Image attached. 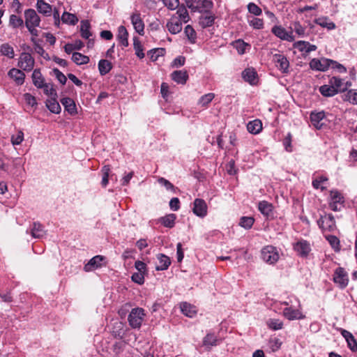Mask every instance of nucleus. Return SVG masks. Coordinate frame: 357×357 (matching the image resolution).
Listing matches in <instances>:
<instances>
[{
    "instance_id": "nucleus-13",
    "label": "nucleus",
    "mask_w": 357,
    "mask_h": 357,
    "mask_svg": "<svg viewBox=\"0 0 357 357\" xmlns=\"http://www.w3.org/2000/svg\"><path fill=\"white\" fill-rule=\"evenodd\" d=\"M333 282L341 289H344L347 286L349 278L347 272L343 268L339 267L335 271Z\"/></svg>"
},
{
    "instance_id": "nucleus-15",
    "label": "nucleus",
    "mask_w": 357,
    "mask_h": 357,
    "mask_svg": "<svg viewBox=\"0 0 357 357\" xmlns=\"http://www.w3.org/2000/svg\"><path fill=\"white\" fill-rule=\"evenodd\" d=\"M130 21L135 31L141 36L144 34V22L139 12H135L130 15Z\"/></svg>"
},
{
    "instance_id": "nucleus-38",
    "label": "nucleus",
    "mask_w": 357,
    "mask_h": 357,
    "mask_svg": "<svg viewBox=\"0 0 357 357\" xmlns=\"http://www.w3.org/2000/svg\"><path fill=\"white\" fill-rule=\"evenodd\" d=\"M45 104L46 107L51 112L56 114L61 112V108L59 103L56 100V97L51 98L47 100Z\"/></svg>"
},
{
    "instance_id": "nucleus-31",
    "label": "nucleus",
    "mask_w": 357,
    "mask_h": 357,
    "mask_svg": "<svg viewBox=\"0 0 357 357\" xmlns=\"http://www.w3.org/2000/svg\"><path fill=\"white\" fill-rule=\"evenodd\" d=\"M176 215L174 213L167 214L158 219L157 222L167 228H172L175 225Z\"/></svg>"
},
{
    "instance_id": "nucleus-55",
    "label": "nucleus",
    "mask_w": 357,
    "mask_h": 357,
    "mask_svg": "<svg viewBox=\"0 0 357 357\" xmlns=\"http://www.w3.org/2000/svg\"><path fill=\"white\" fill-rule=\"evenodd\" d=\"M215 94L213 93H206L199 98L198 105L201 107H206L213 100Z\"/></svg>"
},
{
    "instance_id": "nucleus-10",
    "label": "nucleus",
    "mask_w": 357,
    "mask_h": 357,
    "mask_svg": "<svg viewBox=\"0 0 357 357\" xmlns=\"http://www.w3.org/2000/svg\"><path fill=\"white\" fill-rule=\"evenodd\" d=\"M319 227L324 231H333L335 228V222L334 217L331 214H325L321 215L317 220Z\"/></svg>"
},
{
    "instance_id": "nucleus-27",
    "label": "nucleus",
    "mask_w": 357,
    "mask_h": 357,
    "mask_svg": "<svg viewBox=\"0 0 357 357\" xmlns=\"http://www.w3.org/2000/svg\"><path fill=\"white\" fill-rule=\"evenodd\" d=\"M258 209L266 218L273 216V206L267 201H261L258 204Z\"/></svg>"
},
{
    "instance_id": "nucleus-8",
    "label": "nucleus",
    "mask_w": 357,
    "mask_h": 357,
    "mask_svg": "<svg viewBox=\"0 0 357 357\" xmlns=\"http://www.w3.org/2000/svg\"><path fill=\"white\" fill-rule=\"evenodd\" d=\"M331 62L332 59L324 57L314 58L310 62V67L313 70L325 72L330 68Z\"/></svg>"
},
{
    "instance_id": "nucleus-53",
    "label": "nucleus",
    "mask_w": 357,
    "mask_h": 357,
    "mask_svg": "<svg viewBox=\"0 0 357 357\" xmlns=\"http://www.w3.org/2000/svg\"><path fill=\"white\" fill-rule=\"evenodd\" d=\"M165 52V50L164 48H155L149 50L148 55L151 61H157L160 56H163Z\"/></svg>"
},
{
    "instance_id": "nucleus-30",
    "label": "nucleus",
    "mask_w": 357,
    "mask_h": 357,
    "mask_svg": "<svg viewBox=\"0 0 357 357\" xmlns=\"http://www.w3.org/2000/svg\"><path fill=\"white\" fill-rule=\"evenodd\" d=\"M61 104L63 105L65 110H66L70 115L77 114V107L75 101L70 98H63L61 100Z\"/></svg>"
},
{
    "instance_id": "nucleus-52",
    "label": "nucleus",
    "mask_w": 357,
    "mask_h": 357,
    "mask_svg": "<svg viewBox=\"0 0 357 357\" xmlns=\"http://www.w3.org/2000/svg\"><path fill=\"white\" fill-rule=\"evenodd\" d=\"M176 14L178 15V20L182 23H186L190 20L188 12L185 6H178Z\"/></svg>"
},
{
    "instance_id": "nucleus-11",
    "label": "nucleus",
    "mask_w": 357,
    "mask_h": 357,
    "mask_svg": "<svg viewBox=\"0 0 357 357\" xmlns=\"http://www.w3.org/2000/svg\"><path fill=\"white\" fill-rule=\"evenodd\" d=\"M193 213L199 218H204L208 214V206L206 202L199 198H197L193 202Z\"/></svg>"
},
{
    "instance_id": "nucleus-56",
    "label": "nucleus",
    "mask_w": 357,
    "mask_h": 357,
    "mask_svg": "<svg viewBox=\"0 0 357 357\" xmlns=\"http://www.w3.org/2000/svg\"><path fill=\"white\" fill-rule=\"evenodd\" d=\"M233 45L239 54H243L245 52L246 47L249 46L248 43L241 39L234 41Z\"/></svg>"
},
{
    "instance_id": "nucleus-26",
    "label": "nucleus",
    "mask_w": 357,
    "mask_h": 357,
    "mask_svg": "<svg viewBox=\"0 0 357 357\" xmlns=\"http://www.w3.org/2000/svg\"><path fill=\"white\" fill-rule=\"evenodd\" d=\"M166 26L172 34H177L182 30V22L176 17H172L167 22Z\"/></svg>"
},
{
    "instance_id": "nucleus-51",
    "label": "nucleus",
    "mask_w": 357,
    "mask_h": 357,
    "mask_svg": "<svg viewBox=\"0 0 357 357\" xmlns=\"http://www.w3.org/2000/svg\"><path fill=\"white\" fill-rule=\"evenodd\" d=\"M43 90V92L45 95L48 96L51 98L56 97L57 93L54 88V86L51 83H45L40 87Z\"/></svg>"
},
{
    "instance_id": "nucleus-9",
    "label": "nucleus",
    "mask_w": 357,
    "mask_h": 357,
    "mask_svg": "<svg viewBox=\"0 0 357 357\" xmlns=\"http://www.w3.org/2000/svg\"><path fill=\"white\" fill-rule=\"evenodd\" d=\"M106 266V258L102 255H96L91 258L84 267L86 272L93 271L96 269Z\"/></svg>"
},
{
    "instance_id": "nucleus-64",
    "label": "nucleus",
    "mask_w": 357,
    "mask_h": 357,
    "mask_svg": "<svg viewBox=\"0 0 357 357\" xmlns=\"http://www.w3.org/2000/svg\"><path fill=\"white\" fill-rule=\"evenodd\" d=\"M131 279L132 282L138 284H142L144 282V273L139 272L134 273L131 276Z\"/></svg>"
},
{
    "instance_id": "nucleus-24",
    "label": "nucleus",
    "mask_w": 357,
    "mask_h": 357,
    "mask_svg": "<svg viewBox=\"0 0 357 357\" xmlns=\"http://www.w3.org/2000/svg\"><path fill=\"white\" fill-rule=\"evenodd\" d=\"M36 8L39 13L46 17L50 16L54 10L52 6L45 0H37Z\"/></svg>"
},
{
    "instance_id": "nucleus-60",
    "label": "nucleus",
    "mask_w": 357,
    "mask_h": 357,
    "mask_svg": "<svg viewBox=\"0 0 357 357\" xmlns=\"http://www.w3.org/2000/svg\"><path fill=\"white\" fill-rule=\"evenodd\" d=\"M282 345V342L277 337L270 339L268 342V347L271 351L275 352L278 351Z\"/></svg>"
},
{
    "instance_id": "nucleus-49",
    "label": "nucleus",
    "mask_w": 357,
    "mask_h": 357,
    "mask_svg": "<svg viewBox=\"0 0 357 357\" xmlns=\"http://www.w3.org/2000/svg\"><path fill=\"white\" fill-rule=\"evenodd\" d=\"M255 222V219L250 216H243L240 218L238 225L245 229H250Z\"/></svg>"
},
{
    "instance_id": "nucleus-32",
    "label": "nucleus",
    "mask_w": 357,
    "mask_h": 357,
    "mask_svg": "<svg viewBox=\"0 0 357 357\" xmlns=\"http://www.w3.org/2000/svg\"><path fill=\"white\" fill-rule=\"evenodd\" d=\"M117 39L123 47H126L128 46V32L123 25L119 26L118 28Z\"/></svg>"
},
{
    "instance_id": "nucleus-23",
    "label": "nucleus",
    "mask_w": 357,
    "mask_h": 357,
    "mask_svg": "<svg viewBox=\"0 0 357 357\" xmlns=\"http://www.w3.org/2000/svg\"><path fill=\"white\" fill-rule=\"evenodd\" d=\"M221 340L213 333H208L203 338L202 344L206 348L210 349L211 347L220 344Z\"/></svg>"
},
{
    "instance_id": "nucleus-14",
    "label": "nucleus",
    "mask_w": 357,
    "mask_h": 357,
    "mask_svg": "<svg viewBox=\"0 0 357 357\" xmlns=\"http://www.w3.org/2000/svg\"><path fill=\"white\" fill-rule=\"evenodd\" d=\"M329 84H331L337 93L346 91L351 86V82L349 80L345 81L339 77L333 76L329 79Z\"/></svg>"
},
{
    "instance_id": "nucleus-28",
    "label": "nucleus",
    "mask_w": 357,
    "mask_h": 357,
    "mask_svg": "<svg viewBox=\"0 0 357 357\" xmlns=\"http://www.w3.org/2000/svg\"><path fill=\"white\" fill-rule=\"evenodd\" d=\"M8 75L18 85H22L24 82L25 74L20 69L13 68L8 71Z\"/></svg>"
},
{
    "instance_id": "nucleus-35",
    "label": "nucleus",
    "mask_w": 357,
    "mask_h": 357,
    "mask_svg": "<svg viewBox=\"0 0 357 357\" xmlns=\"http://www.w3.org/2000/svg\"><path fill=\"white\" fill-rule=\"evenodd\" d=\"M328 178L325 176H318L312 180V186L315 189H320L324 191L327 188Z\"/></svg>"
},
{
    "instance_id": "nucleus-12",
    "label": "nucleus",
    "mask_w": 357,
    "mask_h": 357,
    "mask_svg": "<svg viewBox=\"0 0 357 357\" xmlns=\"http://www.w3.org/2000/svg\"><path fill=\"white\" fill-rule=\"evenodd\" d=\"M271 32L278 38L282 40L288 42H293L295 37L292 31H287L284 27L280 25H275L272 27Z\"/></svg>"
},
{
    "instance_id": "nucleus-59",
    "label": "nucleus",
    "mask_w": 357,
    "mask_h": 357,
    "mask_svg": "<svg viewBox=\"0 0 357 357\" xmlns=\"http://www.w3.org/2000/svg\"><path fill=\"white\" fill-rule=\"evenodd\" d=\"M248 12L255 16H259L262 14V10L255 3L250 2L247 6Z\"/></svg>"
},
{
    "instance_id": "nucleus-2",
    "label": "nucleus",
    "mask_w": 357,
    "mask_h": 357,
    "mask_svg": "<svg viewBox=\"0 0 357 357\" xmlns=\"http://www.w3.org/2000/svg\"><path fill=\"white\" fill-rule=\"evenodd\" d=\"M261 257L264 261L269 264H275L280 259V255L276 247L267 245L262 248Z\"/></svg>"
},
{
    "instance_id": "nucleus-45",
    "label": "nucleus",
    "mask_w": 357,
    "mask_h": 357,
    "mask_svg": "<svg viewBox=\"0 0 357 357\" xmlns=\"http://www.w3.org/2000/svg\"><path fill=\"white\" fill-rule=\"evenodd\" d=\"M9 25L13 29L23 27L24 25V21L21 17L13 14L10 15L9 18Z\"/></svg>"
},
{
    "instance_id": "nucleus-41",
    "label": "nucleus",
    "mask_w": 357,
    "mask_h": 357,
    "mask_svg": "<svg viewBox=\"0 0 357 357\" xmlns=\"http://www.w3.org/2000/svg\"><path fill=\"white\" fill-rule=\"evenodd\" d=\"M314 22L323 28H326L328 30H333L335 28V24L327 17H319L314 20Z\"/></svg>"
},
{
    "instance_id": "nucleus-58",
    "label": "nucleus",
    "mask_w": 357,
    "mask_h": 357,
    "mask_svg": "<svg viewBox=\"0 0 357 357\" xmlns=\"http://www.w3.org/2000/svg\"><path fill=\"white\" fill-rule=\"evenodd\" d=\"M11 143L13 146L20 145L24 140V132L18 130L16 134L11 136Z\"/></svg>"
},
{
    "instance_id": "nucleus-16",
    "label": "nucleus",
    "mask_w": 357,
    "mask_h": 357,
    "mask_svg": "<svg viewBox=\"0 0 357 357\" xmlns=\"http://www.w3.org/2000/svg\"><path fill=\"white\" fill-rule=\"evenodd\" d=\"M310 117L312 126L316 129L321 130L325 125L324 121L326 119V113L324 111L312 112Z\"/></svg>"
},
{
    "instance_id": "nucleus-63",
    "label": "nucleus",
    "mask_w": 357,
    "mask_h": 357,
    "mask_svg": "<svg viewBox=\"0 0 357 357\" xmlns=\"http://www.w3.org/2000/svg\"><path fill=\"white\" fill-rule=\"evenodd\" d=\"M164 5L169 10H175L179 6L178 0H162Z\"/></svg>"
},
{
    "instance_id": "nucleus-25",
    "label": "nucleus",
    "mask_w": 357,
    "mask_h": 357,
    "mask_svg": "<svg viewBox=\"0 0 357 357\" xmlns=\"http://www.w3.org/2000/svg\"><path fill=\"white\" fill-rule=\"evenodd\" d=\"M340 333L342 337L345 339L348 347L352 351H357V342L355 340L354 335L345 329H340Z\"/></svg>"
},
{
    "instance_id": "nucleus-47",
    "label": "nucleus",
    "mask_w": 357,
    "mask_h": 357,
    "mask_svg": "<svg viewBox=\"0 0 357 357\" xmlns=\"http://www.w3.org/2000/svg\"><path fill=\"white\" fill-rule=\"evenodd\" d=\"M266 325L268 328L273 331H278L283 328V322L279 319H268L266 321Z\"/></svg>"
},
{
    "instance_id": "nucleus-42",
    "label": "nucleus",
    "mask_w": 357,
    "mask_h": 357,
    "mask_svg": "<svg viewBox=\"0 0 357 357\" xmlns=\"http://www.w3.org/2000/svg\"><path fill=\"white\" fill-rule=\"evenodd\" d=\"M112 68V63L106 59H101L98 62V70L101 75H105Z\"/></svg>"
},
{
    "instance_id": "nucleus-22",
    "label": "nucleus",
    "mask_w": 357,
    "mask_h": 357,
    "mask_svg": "<svg viewBox=\"0 0 357 357\" xmlns=\"http://www.w3.org/2000/svg\"><path fill=\"white\" fill-rule=\"evenodd\" d=\"M273 61L276 67L282 73H287L289 63L287 59L282 54H276L273 56Z\"/></svg>"
},
{
    "instance_id": "nucleus-54",
    "label": "nucleus",
    "mask_w": 357,
    "mask_h": 357,
    "mask_svg": "<svg viewBox=\"0 0 357 357\" xmlns=\"http://www.w3.org/2000/svg\"><path fill=\"white\" fill-rule=\"evenodd\" d=\"M344 100L357 105V89H350L344 95Z\"/></svg>"
},
{
    "instance_id": "nucleus-18",
    "label": "nucleus",
    "mask_w": 357,
    "mask_h": 357,
    "mask_svg": "<svg viewBox=\"0 0 357 357\" xmlns=\"http://www.w3.org/2000/svg\"><path fill=\"white\" fill-rule=\"evenodd\" d=\"M27 234H30L33 238H40L45 235V230L43 225L38 222H34L26 230Z\"/></svg>"
},
{
    "instance_id": "nucleus-44",
    "label": "nucleus",
    "mask_w": 357,
    "mask_h": 357,
    "mask_svg": "<svg viewBox=\"0 0 357 357\" xmlns=\"http://www.w3.org/2000/svg\"><path fill=\"white\" fill-rule=\"evenodd\" d=\"M61 21L64 24L75 25L78 22V18L75 15L65 11L61 15Z\"/></svg>"
},
{
    "instance_id": "nucleus-43",
    "label": "nucleus",
    "mask_w": 357,
    "mask_h": 357,
    "mask_svg": "<svg viewBox=\"0 0 357 357\" xmlns=\"http://www.w3.org/2000/svg\"><path fill=\"white\" fill-rule=\"evenodd\" d=\"M133 48L135 52L136 56L142 59L144 58L145 54L144 53V47L141 43V41L139 40L137 37L133 38Z\"/></svg>"
},
{
    "instance_id": "nucleus-57",
    "label": "nucleus",
    "mask_w": 357,
    "mask_h": 357,
    "mask_svg": "<svg viewBox=\"0 0 357 357\" xmlns=\"http://www.w3.org/2000/svg\"><path fill=\"white\" fill-rule=\"evenodd\" d=\"M184 33L191 43H195L197 38V34L194 29L190 25L185 27Z\"/></svg>"
},
{
    "instance_id": "nucleus-50",
    "label": "nucleus",
    "mask_w": 357,
    "mask_h": 357,
    "mask_svg": "<svg viewBox=\"0 0 357 357\" xmlns=\"http://www.w3.org/2000/svg\"><path fill=\"white\" fill-rule=\"evenodd\" d=\"M248 22L255 29H262L264 26V20L258 17H248Z\"/></svg>"
},
{
    "instance_id": "nucleus-3",
    "label": "nucleus",
    "mask_w": 357,
    "mask_h": 357,
    "mask_svg": "<svg viewBox=\"0 0 357 357\" xmlns=\"http://www.w3.org/2000/svg\"><path fill=\"white\" fill-rule=\"evenodd\" d=\"M186 5L192 12L200 13L210 10L213 7V3L209 0H188Z\"/></svg>"
},
{
    "instance_id": "nucleus-46",
    "label": "nucleus",
    "mask_w": 357,
    "mask_h": 357,
    "mask_svg": "<svg viewBox=\"0 0 357 357\" xmlns=\"http://www.w3.org/2000/svg\"><path fill=\"white\" fill-rule=\"evenodd\" d=\"M0 53L10 59H13L15 56L14 49L8 43H3L0 46Z\"/></svg>"
},
{
    "instance_id": "nucleus-61",
    "label": "nucleus",
    "mask_w": 357,
    "mask_h": 357,
    "mask_svg": "<svg viewBox=\"0 0 357 357\" xmlns=\"http://www.w3.org/2000/svg\"><path fill=\"white\" fill-rule=\"evenodd\" d=\"M292 29L299 37H304L305 36V28L303 26L300 22H294L292 24Z\"/></svg>"
},
{
    "instance_id": "nucleus-17",
    "label": "nucleus",
    "mask_w": 357,
    "mask_h": 357,
    "mask_svg": "<svg viewBox=\"0 0 357 357\" xmlns=\"http://www.w3.org/2000/svg\"><path fill=\"white\" fill-rule=\"evenodd\" d=\"M294 249L302 257H306L311 251L310 244L305 240H300L294 244Z\"/></svg>"
},
{
    "instance_id": "nucleus-37",
    "label": "nucleus",
    "mask_w": 357,
    "mask_h": 357,
    "mask_svg": "<svg viewBox=\"0 0 357 357\" xmlns=\"http://www.w3.org/2000/svg\"><path fill=\"white\" fill-rule=\"evenodd\" d=\"M320 93L325 97H333L337 94V91L335 89L331 84H324L319 87Z\"/></svg>"
},
{
    "instance_id": "nucleus-21",
    "label": "nucleus",
    "mask_w": 357,
    "mask_h": 357,
    "mask_svg": "<svg viewBox=\"0 0 357 357\" xmlns=\"http://www.w3.org/2000/svg\"><path fill=\"white\" fill-rule=\"evenodd\" d=\"M242 77L251 85H256L258 82L257 73L254 68H245L242 72Z\"/></svg>"
},
{
    "instance_id": "nucleus-39",
    "label": "nucleus",
    "mask_w": 357,
    "mask_h": 357,
    "mask_svg": "<svg viewBox=\"0 0 357 357\" xmlns=\"http://www.w3.org/2000/svg\"><path fill=\"white\" fill-rule=\"evenodd\" d=\"M188 77V75L185 71L176 70L172 73V79L178 84H185Z\"/></svg>"
},
{
    "instance_id": "nucleus-20",
    "label": "nucleus",
    "mask_w": 357,
    "mask_h": 357,
    "mask_svg": "<svg viewBox=\"0 0 357 357\" xmlns=\"http://www.w3.org/2000/svg\"><path fill=\"white\" fill-rule=\"evenodd\" d=\"M215 19V15L210 10L205 11L202 13L199 23L202 28L209 27L214 24Z\"/></svg>"
},
{
    "instance_id": "nucleus-36",
    "label": "nucleus",
    "mask_w": 357,
    "mask_h": 357,
    "mask_svg": "<svg viewBox=\"0 0 357 357\" xmlns=\"http://www.w3.org/2000/svg\"><path fill=\"white\" fill-rule=\"evenodd\" d=\"M91 24L89 20H82L80 22V34L84 39H89L92 36L90 31Z\"/></svg>"
},
{
    "instance_id": "nucleus-4",
    "label": "nucleus",
    "mask_w": 357,
    "mask_h": 357,
    "mask_svg": "<svg viewBox=\"0 0 357 357\" xmlns=\"http://www.w3.org/2000/svg\"><path fill=\"white\" fill-rule=\"evenodd\" d=\"M344 199L337 190H332L330 192L328 204L333 211H340L344 207Z\"/></svg>"
},
{
    "instance_id": "nucleus-33",
    "label": "nucleus",
    "mask_w": 357,
    "mask_h": 357,
    "mask_svg": "<svg viewBox=\"0 0 357 357\" xmlns=\"http://www.w3.org/2000/svg\"><path fill=\"white\" fill-rule=\"evenodd\" d=\"M159 264L156 266L155 269L157 271H165L167 270L171 264V260L169 257L163 255L159 254L157 255Z\"/></svg>"
},
{
    "instance_id": "nucleus-34",
    "label": "nucleus",
    "mask_w": 357,
    "mask_h": 357,
    "mask_svg": "<svg viewBox=\"0 0 357 357\" xmlns=\"http://www.w3.org/2000/svg\"><path fill=\"white\" fill-rule=\"evenodd\" d=\"M248 131L253 135L259 134L262 130V123L259 119L250 121L247 125Z\"/></svg>"
},
{
    "instance_id": "nucleus-1",
    "label": "nucleus",
    "mask_w": 357,
    "mask_h": 357,
    "mask_svg": "<svg viewBox=\"0 0 357 357\" xmlns=\"http://www.w3.org/2000/svg\"><path fill=\"white\" fill-rule=\"evenodd\" d=\"M289 301H284L280 303V305H284L286 307L284 308L282 315L288 320H298L305 317L299 308H296L292 306V298H289Z\"/></svg>"
},
{
    "instance_id": "nucleus-19",
    "label": "nucleus",
    "mask_w": 357,
    "mask_h": 357,
    "mask_svg": "<svg viewBox=\"0 0 357 357\" xmlns=\"http://www.w3.org/2000/svg\"><path fill=\"white\" fill-rule=\"evenodd\" d=\"M293 47L294 48L297 49L299 52L305 54H309L317 49V47L315 45L310 44L309 42L304 40L295 42L293 44Z\"/></svg>"
},
{
    "instance_id": "nucleus-7",
    "label": "nucleus",
    "mask_w": 357,
    "mask_h": 357,
    "mask_svg": "<svg viewBox=\"0 0 357 357\" xmlns=\"http://www.w3.org/2000/svg\"><path fill=\"white\" fill-rule=\"evenodd\" d=\"M35 61L31 54L22 52L20 54L17 66L24 71H31L34 67Z\"/></svg>"
},
{
    "instance_id": "nucleus-5",
    "label": "nucleus",
    "mask_w": 357,
    "mask_h": 357,
    "mask_svg": "<svg viewBox=\"0 0 357 357\" xmlns=\"http://www.w3.org/2000/svg\"><path fill=\"white\" fill-rule=\"evenodd\" d=\"M145 316L144 310L140 307L133 308L128 315V322L133 328H140Z\"/></svg>"
},
{
    "instance_id": "nucleus-48",
    "label": "nucleus",
    "mask_w": 357,
    "mask_h": 357,
    "mask_svg": "<svg viewBox=\"0 0 357 357\" xmlns=\"http://www.w3.org/2000/svg\"><path fill=\"white\" fill-rule=\"evenodd\" d=\"M72 60L77 65L86 64L89 61V58L79 52H74L72 55Z\"/></svg>"
},
{
    "instance_id": "nucleus-6",
    "label": "nucleus",
    "mask_w": 357,
    "mask_h": 357,
    "mask_svg": "<svg viewBox=\"0 0 357 357\" xmlns=\"http://www.w3.org/2000/svg\"><path fill=\"white\" fill-rule=\"evenodd\" d=\"M24 25L29 26H40L41 19L37 12L32 8L24 10Z\"/></svg>"
},
{
    "instance_id": "nucleus-62",
    "label": "nucleus",
    "mask_w": 357,
    "mask_h": 357,
    "mask_svg": "<svg viewBox=\"0 0 357 357\" xmlns=\"http://www.w3.org/2000/svg\"><path fill=\"white\" fill-rule=\"evenodd\" d=\"M23 97H24V100L25 102L26 103V105H28L31 107H34V106L37 105L36 99L31 94H30L29 93H26L24 94Z\"/></svg>"
},
{
    "instance_id": "nucleus-29",
    "label": "nucleus",
    "mask_w": 357,
    "mask_h": 357,
    "mask_svg": "<svg viewBox=\"0 0 357 357\" xmlns=\"http://www.w3.org/2000/svg\"><path fill=\"white\" fill-rule=\"evenodd\" d=\"M180 308L182 312V313L190 318L194 317L197 312V307L191 305L190 303H188L187 302H183L180 304Z\"/></svg>"
},
{
    "instance_id": "nucleus-40",
    "label": "nucleus",
    "mask_w": 357,
    "mask_h": 357,
    "mask_svg": "<svg viewBox=\"0 0 357 357\" xmlns=\"http://www.w3.org/2000/svg\"><path fill=\"white\" fill-rule=\"evenodd\" d=\"M33 84L36 87L40 89L45 84V79L39 69H35L32 73Z\"/></svg>"
}]
</instances>
